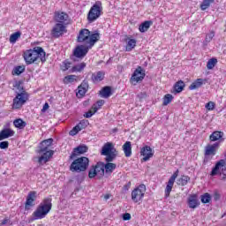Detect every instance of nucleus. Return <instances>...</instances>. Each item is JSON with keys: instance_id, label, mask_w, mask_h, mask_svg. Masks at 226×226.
<instances>
[{"instance_id": "f257e3e1", "label": "nucleus", "mask_w": 226, "mask_h": 226, "mask_svg": "<svg viewBox=\"0 0 226 226\" xmlns=\"http://www.w3.org/2000/svg\"><path fill=\"white\" fill-rule=\"evenodd\" d=\"M98 40H100V34L98 32L93 33L86 28L80 30L78 36V41L84 45L76 47L73 51L74 57H78L79 59L86 57L90 49L94 47V43H96Z\"/></svg>"}, {"instance_id": "6ab92c4d", "label": "nucleus", "mask_w": 226, "mask_h": 226, "mask_svg": "<svg viewBox=\"0 0 226 226\" xmlns=\"http://www.w3.org/2000/svg\"><path fill=\"white\" fill-rule=\"evenodd\" d=\"M86 126H87V124H86V122H79L75 127L72 128V130L70 131L69 135H71L72 137L77 135V133H79V132H81V130H84Z\"/></svg>"}, {"instance_id": "cd10ccee", "label": "nucleus", "mask_w": 226, "mask_h": 226, "mask_svg": "<svg viewBox=\"0 0 226 226\" xmlns=\"http://www.w3.org/2000/svg\"><path fill=\"white\" fill-rule=\"evenodd\" d=\"M135 47H137V40L129 39L127 41V45H126L125 50H126V52H132V50H133V49H135Z\"/></svg>"}, {"instance_id": "393cba45", "label": "nucleus", "mask_w": 226, "mask_h": 226, "mask_svg": "<svg viewBox=\"0 0 226 226\" xmlns=\"http://www.w3.org/2000/svg\"><path fill=\"white\" fill-rule=\"evenodd\" d=\"M97 176H103L105 174V164L103 162H97L96 165L94 166Z\"/></svg>"}, {"instance_id": "4c0bfd02", "label": "nucleus", "mask_w": 226, "mask_h": 226, "mask_svg": "<svg viewBox=\"0 0 226 226\" xmlns=\"http://www.w3.org/2000/svg\"><path fill=\"white\" fill-rule=\"evenodd\" d=\"M20 36H22V33L20 32H16L12 34H11L10 36V43H17V40H19V38H20Z\"/></svg>"}, {"instance_id": "9d476101", "label": "nucleus", "mask_w": 226, "mask_h": 226, "mask_svg": "<svg viewBox=\"0 0 226 226\" xmlns=\"http://www.w3.org/2000/svg\"><path fill=\"white\" fill-rule=\"evenodd\" d=\"M27 102V94L21 92L18 93L13 99L12 109H20L24 103Z\"/></svg>"}, {"instance_id": "473e14b6", "label": "nucleus", "mask_w": 226, "mask_h": 226, "mask_svg": "<svg viewBox=\"0 0 226 226\" xmlns=\"http://www.w3.org/2000/svg\"><path fill=\"white\" fill-rule=\"evenodd\" d=\"M151 24H153V22L151 21L143 22L141 25H139V32L146 33L151 27Z\"/></svg>"}, {"instance_id": "b1692460", "label": "nucleus", "mask_w": 226, "mask_h": 226, "mask_svg": "<svg viewBox=\"0 0 226 226\" xmlns=\"http://www.w3.org/2000/svg\"><path fill=\"white\" fill-rule=\"evenodd\" d=\"M122 147L126 158H130L132 156V142L126 141Z\"/></svg>"}, {"instance_id": "39448f33", "label": "nucleus", "mask_w": 226, "mask_h": 226, "mask_svg": "<svg viewBox=\"0 0 226 226\" xmlns=\"http://www.w3.org/2000/svg\"><path fill=\"white\" fill-rule=\"evenodd\" d=\"M89 167V159L87 157H79L72 162L70 170L72 172H84Z\"/></svg>"}, {"instance_id": "f3484780", "label": "nucleus", "mask_w": 226, "mask_h": 226, "mask_svg": "<svg viewBox=\"0 0 226 226\" xmlns=\"http://www.w3.org/2000/svg\"><path fill=\"white\" fill-rule=\"evenodd\" d=\"M69 16L65 12H56L55 13V20L57 24H64L66 26L68 24Z\"/></svg>"}, {"instance_id": "72a5a7b5", "label": "nucleus", "mask_w": 226, "mask_h": 226, "mask_svg": "<svg viewBox=\"0 0 226 226\" xmlns=\"http://www.w3.org/2000/svg\"><path fill=\"white\" fill-rule=\"evenodd\" d=\"M185 89V81L179 80L174 85L175 93H181Z\"/></svg>"}, {"instance_id": "3c124183", "label": "nucleus", "mask_w": 226, "mask_h": 226, "mask_svg": "<svg viewBox=\"0 0 226 226\" xmlns=\"http://www.w3.org/2000/svg\"><path fill=\"white\" fill-rule=\"evenodd\" d=\"M94 114H96V111H94V109L89 110L87 113H85L84 117H87V119H89V117H93Z\"/></svg>"}, {"instance_id": "bb28decb", "label": "nucleus", "mask_w": 226, "mask_h": 226, "mask_svg": "<svg viewBox=\"0 0 226 226\" xmlns=\"http://www.w3.org/2000/svg\"><path fill=\"white\" fill-rule=\"evenodd\" d=\"M117 167V165H116V163L107 162V163L104 165V170L107 174H112V172H114V170H116Z\"/></svg>"}, {"instance_id": "ddd939ff", "label": "nucleus", "mask_w": 226, "mask_h": 226, "mask_svg": "<svg viewBox=\"0 0 226 226\" xmlns=\"http://www.w3.org/2000/svg\"><path fill=\"white\" fill-rule=\"evenodd\" d=\"M64 33H66V25L62 23H56L51 31V34L54 38H59Z\"/></svg>"}, {"instance_id": "a19ab883", "label": "nucleus", "mask_w": 226, "mask_h": 226, "mask_svg": "<svg viewBox=\"0 0 226 226\" xmlns=\"http://www.w3.org/2000/svg\"><path fill=\"white\" fill-rule=\"evenodd\" d=\"M215 3V0H203L202 4H200L201 10L204 11L205 10H207L209 6H211V4Z\"/></svg>"}, {"instance_id": "412c9836", "label": "nucleus", "mask_w": 226, "mask_h": 226, "mask_svg": "<svg viewBox=\"0 0 226 226\" xmlns=\"http://www.w3.org/2000/svg\"><path fill=\"white\" fill-rule=\"evenodd\" d=\"M105 79V72L99 71L96 72H94L92 74V81L94 84H98V82H102V80H103Z\"/></svg>"}, {"instance_id": "423d86ee", "label": "nucleus", "mask_w": 226, "mask_h": 226, "mask_svg": "<svg viewBox=\"0 0 226 226\" xmlns=\"http://www.w3.org/2000/svg\"><path fill=\"white\" fill-rule=\"evenodd\" d=\"M101 154L102 156H106V162H114V160H116V156H117V151L112 143L108 142L103 145Z\"/></svg>"}, {"instance_id": "4d7b16f0", "label": "nucleus", "mask_w": 226, "mask_h": 226, "mask_svg": "<svg viewBox=\"0 0 226 226\" xmlns=\"http://www.w3.org/2000/svg\"><path fill=\"white\" fill-rule=\"evenodd\" d=\"M49 110V103H45L42 107L41 112H47Z\"/></svg>"}, {"instance_id": "ea45409f", "label": "nucleus", "mask_w": 226, "mask_h": 226, "mask_svg": "<svg viewBox=\"0 0 226 226\" xmlns=\"http://www.w3.org/2000/svg\"><path fill=\"white\" fill-rule=\"evenodd\" d=\"M105 104V101L100 100L95 104L93 105L92 110H94V112H98L102 107Z\"/></svg>"}, {"instance_id": "13d9d810", "label": "nucleus", "mask_w": 226, "mask_h": 226, "mask_svg": "<svg viewBox=\"0 0 226 226\" xmlns=\"http://www.w3.org/2000/svg\"><path fill=\"white\" fill-rule=\"evenodd\" d=\"M104 199H105V200H109V199H110V195L106 194V195L104 196Z\"/></svg>"}, {"instance_id": "a18cd8bd", "label": "nucleus", "mask_w": 226, "mask_h": 226, "mask_svg": "<svg viewBox=\"0 0 226 226\" xmlns=\"http://www.w3.org/2000/svg\"><path fill=\"white\" fill-rule=\"evenodd\" d=\"M201 202L203 204H209L211 202V195L209 193H205L201 196Z\"/></svg>"}, {"instance_id": "5701e85b", "label": "nucleus", "mask_w": 226, "mask_h": 226, "mask_svg": "<svg viewBox=\"0 0 226 226\" xmlns=\"http://www.w3.org/2000/svg\"><path fill=\"white\" fill-rule=\"evenodd\" d=\"M87 83H81V86L78 87V92L76 93L78 98H82V96L86 95V93H87Z\"/></svg>"}, {"instance_id": "aec40b11", "label": "nucleus", "mask_w": 226, "mask_h": 226, "mask_svg": "<svg viewBox=\"0 0 226 226\" xmlns=\"http://www.w3.org/2000/svg\"><path fill=\"white\" fill-rule=\"evenodd\" d=\"M15 135V131L7 128L4 129L0 132V140H4V139H10V137H13Z\"/></svg>"}, {"instance_id": "c03bdc74", "label": "nucleus", "mask_w": 226, "mask_h": 226, "mask_svg": "<svg viewBox=\"0 0 226 226\" xmlns=\"http://www.w3.org/2000/svg\"><path fill=\"white\" fill-rule=\"evenodd\" d=\"M13 87L17 90L16 93H26L24 91V87H22V85L20 84V82L16 81L13 85Z\"/></svg>"}, {"instance_id": "0eeeda50", "label": "nucleus", "mask_w": 226, "mask_h": 226, "mask_svg": "<svg viewBox=\"0 0 226 226\" xmlns=\"http://www.w3.org/2000/svg\"><path fill=\"white\" fill-rule=\"evenodd\" d=\"M210 176H220L222 181L226 179V161L222 159L217 162L210 172Z\"/></svg>"}, {"instance_id": "de8ad7c7", "label": "nucleus", "mask_w": 226, "mask_h": 226, "mask_svg": "<svg viewBox=\"0 0 226 226\" xmlns=\"http://www.w3.org/2000/svg\"><path fill=\"white\" fill-rule=\"evenodd\" d=\"M96 176H98V173L96 172L94 167L92 166L88 172V177H90V179H93V177H96Z\"/></svg>"}, {"instance_id": "7ed1b4c3", "label": "nucleus", "mask_w": 226, "mask_h": 226, "mask_svg": "<svg viewBox=\"0 0 226 226\" xmlns=\"http://www.w3.org/2000/svg\"><path fill=\"white\" fill-rule=\"evenodd\" d=\"M51 209L52 200L50 198L44 199L32 214V221L34 222V220H43V218H45V216L50 213Z\"/></svg>"}, {"instance_id": "2f4dec72", "label": "nucleus", "mask_w": 226, "mask_h": 226, "mask_svg": "<svg viewBox=\"0 0 226 226\" xmlns=\"http://www.w3.org/2000/svg\"><path fill=\"white\" fill-rule=\"evenodd\" d=\"M222 137H223V132L215 131L210 135V140L211 142H216V140H220Z\"/></svg>"}, {"instance_id": "37998d69", "label": "nucleus", "mask_w": 226, "mask_h": 226, "mask_svg": "<svg viewBox=\"0 0 226 226\" xmlns=\"http://www.w3.org/2000/svg\"><path fill=\"white\" fill-rule=\"evenodd\" d=\"M26 68L24 66H17L12 71V75H20L21 73H24Z\"/></svg>"}, {"instance_id": "7c9ffc66", "label": "nucleus", "mask_w": 226, "mask_h": 226, "mask_svg": "<svg viewBox=\"0 0 226 226\" xmlns=\"http://www.w3.org/2000/svg\"><path fill=\"white\" fill-rule=\"evenodd\" d=\"M13 124L16 128H19V130H24L27 124L21 118H18L13 121Z\"/></svg>"}, {"instance_id": "a211bd4d", "label": "nucleus", "mask_w": 226, "mask_h": 226, "mask_svg": "<svg viewBox=\"0 0 226 226\" xmlns=\"http://www.w3.org/2000/svg\"><path fill=\"white\" fill-rule=\"evenodd\" d=\"M220 147V144L214 143L213 145H207L205 148L206 156H215L216 154V150Z\"/></svg>"}, {"instance_id": "1a4fd4ad", "label": "nucleus", "mask_w": 226, "mask_h": 226, "mask_svg": "<svg viewBox=\"0 0 226 226\" xmlns=\"http://www.w3.org/2000/svg\"><path fill=\"white\" fill-rule=\"evenodd\" d=\"M145 78L146 71L141 66H138L132 73L130 81L131 84L135 86L136 84H139V82H142Z\"/></svg>"}, {"instance_id": "a878e982", "label": "nucleus", "mask_w": 226, "mask_h": 226, "mask_svg": "<svg viewBox=\"0 0 226 226\" xmlns=\"http://www.w3.org/2000/svg\"><path fill=\"white\" fill-rule=\"evenodd\" d=\"M202 84H204V79H197L194 82H192L190 87L189 89L191 91H193L195 89H199V87H202Z\"/></svg>"}, {"instance_id": "c756f323", "label": "nucleus", "mask_w": 226, "mask_h": 226, "mask_svg": "<svg viewBox=\"0 0 226 226\" xmlns=\"http://www.w3.org/2000/svg\"><path fill=\"white\" fill-rule=\"evenodd\" d=\"M52 142H54V139H52L43 140L40 145V149H42V151L49 150V147L52 146Z\"/></svg>"}, {"instance_id": "20e7f679", "label": "nucleus", "mask_w": 226, "mask_h": 226, "mask_svg": "<svg viewBox=\"0 0 226 226\" xmlns=\"http://www.w3.org/2000/svg\"><path fill=\"white\" fill-rule=\"evenodd\" d=\"M146 192V185L141 184L136 186L131 192V199L132 202H134V204H142V200H144Z\"/></svg>"}, {"instance_id": "8fccbe9b", "label": "nucleus", "mask_w": 226, "mask_h": 226, "mask_svg": "<svg viewBox=\"0 0 226 226\" xmlns=\"http://www.w3.org/2000/svg\"><path fill=\"white\" fill-rule=\"evenodd\" d=\"M215 104L214 102H208L207 104H206V109L207 110H215Z\"/></svg>"}, {"instance_id": "f8f14e48", "label": "nucleus", "mask_w": 226, "mask_h": 226, "mask_svg": "<svg viewBox=\"0 0 226 226\" xmlns=\"http://www.w3.org/2000/svg\"><path fill=\"white\" fill-rule=\"evenodd\" d=\"M39 154H41V156L39 157L38 162L39 163H41V165H43V163H47V162H49V160L52 158V156L54 155V151L52 150L42 151V149L40 148Z\"/></svg>"}, {"instance_id": "f03ea898", "label": "nucleus", "mask_w": 226, "mask_h": 226, "mask_svg": "<svg viewBox=\"0 0 226 226\" xmlns=\"http://www.w3.org/2000/svg\"><path fill=\"white\" fill-rule=\"evenodd\" d=\"M47 53L41 47H34L33 49H27L23 53V57L26 64H34V63H45L47 61Z\"/></svg>"}, {"instance_id": "dca6fc26", "label": "nucleus", "mask_w": 226, "mask_h": 226, "mask_svg": "<svg viewBox=\"0 0 226 226\" xmlns=\"http://www.w3.org/2000/svg\"><path fill=\"white\" fill-rule=\"evenodd\" d=\"M187 204L190 209H197V207H199L200 205L197 194H191L187 199Z\"/></svg>"}, {"instance_id": "4468645a", "label": "nucleus", "mask_w": 226, "mask_h": 226, "mask_svg": "<svg viewBox=\"0 0 226 226\" xmlns=\"http://www.w3.org/2000/svg\"><path fill=\"white\" fill-rule=\"evenodd\" d=\"M140 154L143 156V162H149V160L154 156V152H153L151 147L145 146L140 149Z\"/></svg>"}, {"instance_id": "603ef678", "label": "nucleus", "mask_w": 226, "mask_h": 226, "mask_svg": "<svg viewBox=\"0 0 226 226\" xmlns=\"http://www.w3.org/2000/svg\"><path fill=\"white\" fill-rule=\"evenodd\" d=\"M8 146H10L8 141L0 142V149H8Z\"/></svg>"}, {"instance_id": "49530a36", "label": "nucleus", "mask_w": 226, "mask_h": 226, "mask_svg": "<svg viewBox=\"0 0 226 226\" xmlns=\"http://www.w3.org/2000/svg\"><path fill=\"white\" fill-rule=\"evenodd\" d=\"M71 66H72V64L70 62H68L67 60H65L61 64V71L66 72L67 70H70Z\"/></svg>"}, {"instance_id": "9b49d317", "label": "nucleus", "mask_w": 226, "mask_h": 226, "mask_svg": "<svg viewBox=\"0 0 226 226\" xmlns=\"http://www.w3.org/2000/svg\"><path fill=\"white\" fill-rule=\"evenodd\" d=\"M177 176H179V170L175 171L173 175L170 177L165 188L166 199L170 197V192H172V188H174V183H176V179H177Z\"/></svg>"}, {"instance_id": "e433bc0d", "label": "nucleus", "mask_w": 226, "mask_h": 226, "mask_svg": "<svg viewBox=\"0 0 226 226\" xmlns=\"http://www.w3.org/2000/svg\"><path fill=\"white\" fill-rule=\"evenodd\" d=\"M189 181H190V177L184 175L181 177V178L177 180V185H180L181 186H186Z\"/></svg>"}, {"instance_id": "58836bf2", "label": "nucleus", "mask_w": 226, "mask_h": 226, "mask_svg": "<svg viewBox=\"0 0 226 226\" xmlns=\"http://www.w3.org/2000/svg\"><path fill=\"white\" fill-rule=\"evenodd\" d=\"M218 63V60L216 58H211L207 63V70H213L215 66H216V64Z\"/></svg>"}, {"instance_id": "4be33fe9", "label": "nucleus", "mask_w": 226, "mask_h": 226, "mask_svg": "<svg viewBox=\"0 0 226 226\" xmlns=\"http://www.w3.org/2000/svg\"><path fill=\"white\" fill-rule=\"evenodd\" d=\"M87 146L79 145L73 149L72 156H79V154H84V153H87Z\"/></svg>"}, {"instance_id": "c85d7f7f", "label": "nucleus", "mask_w": 226, "mask_h": 226, "mask_svg": "<svg viewBox=\"0 0 226 226\" xmlns=\"http://www.w3.org/2000/svg\"><path fill=\"white\" fill-rule=\"evenodd\" d=\"M79 80L77 75H68L64 78V84H75Z\"/></svg>"}, {"instance_id": "6e6552de", "label": "nucleus", "mask_w": 226, "mask_h": 226, "mask_svg": "<svg viewBox=\"0 0 226 226\" xmlns=\"http://www.w3.org/2000/svg\"><path fill=\"white\" fill-rule=\"evenodd\" d=\"M102 3L96 2L95 4L91 7L87 14L88 22L92 23L94 22V20H96L97 19H100V17L102 16Z\"/></svg>"}, {"instance_id": "2eb2a0df", "label": "nucleus", "mask_w": 226, "mask_h": 226, "mask_svg": "<svg viewBox=\"0 0 226 226\" xmlns=\"http://www.w3.org/2000/svg\"><path fill=\"white\" fill-rule=\"evenodd\" d=\"M36 200V192L32 191L26 196V201L25 203V209H31L34 206Z\"/></svg>"}, {"instance_id": "f704fd0d", "label": "nucleus", "mask_w": 226, "mask_h": 226, "mask_svg": "<svg viewBox=\"0 0 226 226\" xmlns=\"http://www.w3.org/2000/svg\"><path fill=\"white\" fill-rule=\"evenodd\" d=\"M84 68H86V63H80L77 65H74L72 69H71V73H75V72H82V70H84Z\"/></svg>"}, {"instance_id": "5fc2aeb1", "label": "nucleus", "mask_w": 226, "mask_h": 226, "mask_svg": "<svg viewBox=\"0 0 226 226\" xmlns=\"http://www.w3.org/2000/svg\"><path fill=\"white\" fill-rule=\"evenodd\" d=\"M123 220H124V221L132 220V215H130L128 213L124 214Z\"/></svg>"}, {"instance_id": "864d4df0", "label": "nucleus", "mask_w": 226, "mask_h": 226, "mask_svg": "<svg viewBox=\"0 0 226 226\" xmlns=\"http://www.w3.org/2000/svg\"><path fill=\"white\" fill-rule=\"evenodd\" d=\"M11 225V221L9 218H5L2 221V222L0 223V226L3 225Z\"/></svg>"}, {"instance_id": "09e8293b", "label": "nucleus", "mask_w": 226, "mask_h": 226, "mask_svg": "<svg viewBox=\"0 0 226 226\" xmlns=\"http://www.w3.org/2000/svg\"><path fill=\"white\" fill-rule=\"evenodd\" d=\"M215 38V32H210L206 35L205 41L206 43L211 42V41Z\"/></svg>"}, {"instance_id": "6e6d98bb", "label": "nucleus", "mask_w": 226, "mask_h": 226, "mask_svg": "<svg viewBox=\"0 0 226 226\" xmlns=\"http://www.w3.org/2000/svg\"><path fill=\"white\" fill-rule=\"evenodd\" d=\"M131 186H132V182H128L125 185H124V190L125 192H128V190H130Z\"/></svg>"}, {"instance_id": "c9c22d12", "label": "nucleus", "mask_w": 226, "mask_h": 226, "mask_svg": "<svg viewBox=\"0 0 226 226\" xmlns=\"http://www.w3.org/2000/svg\"><path fill=\"white\" fill-rule=\"evenodd\" d=\"M100 94H101L102 98H109V96H110V94H111V90H110L109 87H105L104 88H102L100 91Z\"/></svg>"}, {"instance_id": "79ce46f5", "label": "nucleus", "mask_w": 226, "mask_h": 226, "mask_svg": "<svg viewBox=\"0 0 226 226\" xmlns=\"http://www.w3.org/2000/svg\"><path fill=\"white\" fill-rule=\"evenodd\" d=\"M172 100H174V96H172V94H167L163 97L162 105H164V106L169 105V103H170L172 102Z\"/></svg>"}]
</instances>
